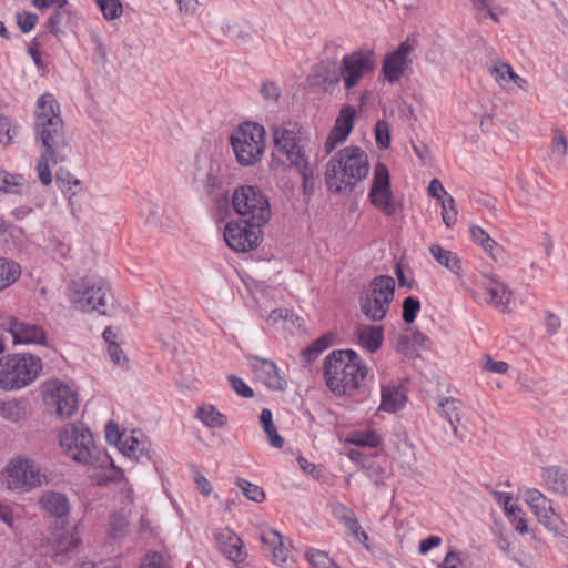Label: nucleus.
<instances>
[{"mask_svg": "<svg viewBox=\"0 0 568 568\" xmlns=\"http://www.w3.org/2000/svg\"><path fill=\"white\" fill-rule=\"evenodd\" d=\"M232 206L245 224L260 227L271 217V207L265 194L256 186L242 185L234 190Z\"/></svg>", "mask_w": 568, "mask_h": 568, "instance_id": "nucleus-7", "label": "nucleus"}, {"mask_svg": "<svg viewBox=\"0 0 568 568\" xmlns=\"http://www.w3.org/2000/svg\"><path fill=\"white\" fill-rule=\"evenodd\" d=\"M196 418L209 428H223L227 424V417L213 405L199 407Z\"/></svg>", "mask_w": 568, "mask_h": 568, "instance_id": "nucleus-31", "label": "nucleus"}, {"mask_svg": "<svg viewBox=\"0 0 568 568\" xmlns=\"http://www.w3.org/2000/svg\"><path fill=\"white\" fill-rule=\"evenodd\" d=\"M343 131H337L332 129L326 141H325V150L327 153H331L335 148L343 143L349 134H342Z\"/></svg>", "mask_w": 568, "mask_h": 568, "instance_id": "nucleus-63", "label": "nucleus"}, {"mask_svg": "<svg viewBox=\"0 0 568 568\" xmlns=\"http://www.w3.org/2000/svg\"><path fill=\"white\" fill-rule=\"evenodd\" d=\"M485 302L500 312H507L513 301V292L509 287L494 276H485L483 282Z\"/></svg>", "mask_w": 568, "mask_h": 568, "instance_id": "nucleus-21", "label": "nucleus"}, {"mask_svg": "<svg viewBox=\"0 0 568 568\" xmlns=\"http://www.w3.org/2000/svg\"><path fill=\"white\" fill-rule=\"evenodd\" d=\"M369 172L367 154L358 146H346L327 163L325 182L329 191L342 193L366 179Z\"/></svg>", "mask_w": 568, "mask_h": 568, "instance_id": "nucleus-4", "label": "nucleus"}, {"mask_svg": "<svg viewBox=\"0 0 568 568\" xmlns=\"http://www.w3.org/2000/svg\"><path fill=\"white\" fill-rule=\"evenodd\" d=\"M369 199L373 205L384 214L393 215L395 213L396 207L390 190L389 172L383 163L375 165Z\"/></svg>", "mask_w": 568, "mask_h": 568, "instance_id": "nucleus-16", "label": "nucleus"}, {"mask_svg": "<svg viewBox=\"0 0 568 568\" xmlns=\"http://www.w3.org/2000/svg\"><path fill=\"white\" fill-rule=\"evenodd\" d=\"M490 74L494 80L504 89L510 90V83H514L518 89L527 90L528 82L518 75L510 64L499 62L490 69Z\"/></svg>", "mask_w": 568, "mask_h": 568, "instance_id": "nucleus-28", "label": "nucleus"}, {"mask_svg": "<svg viewBox=\"0 0 568 568\" xmlns=\"http://www.w3.org/2000/svg\"><path fill=\"white\" fill-rule=\"evenodd\" d=\"M140 568H171L165 558L156 551L146 554L144 560L141 562Z\"/></svg>", "mask_w": 568, "mask_h": 568, "instance_id": "nucleus-56", "label": "nucleus"}, {"mask_svg": "<svg viewBox=\"0 0 568 568\" xmlns=\"http://www.w3.org/2000/svg\"><path fill=\"white\" fill-rule=\"evenodd\" d=\"M19 126L14 125L12 119L7 115H0V144L4 146L12 143L18 134Z\"/></svg>", "mask_w": 568, "mask_h": 568, "instance_id": "nucleus-43", "label": "nucleus"}, {"mask_svg": "<svg viewBox=\"0 0 568 568\" xmlns=\"http://www.w3.org/2000/svg\"><path fill=\"white\" fill-rule=\"evenodd\" d=\"M376 68V57L372 49L363 48L345 54L339 64V75L343 77V84L347 94L357 87L361 81L368 77Z\"/></svg>", "mask_w": 568, "mask_h": 568, "instance_id": "nucleus-11", "label": "nucleus"}, {"mask_svg": "<svg viewBox=\"0 0 568 568\" xmlns=\"http://www.w3.org/2000/svg\"><path fill=\"white\" fill-rule=\"evenodd\" d=\"M217 546L223 555L234 562L244 561L246 554L242 549L241 538L231 529L224 528L214 535Z\"/></svg>", "mask_w": 568, "mask_h": 568, "instance_id": "nucleus-24", "label": "nucleus"}, {"mask_svg": "<svg viewBox=\"0 0 568 568\" xmlns=\"http://www.w3.org/2000/svg\"><path fill=\"white\" fill-rule=\"evenodd\" d=\"M343 131H337L332 129L326 141H325V150L327 153H331L335 148L343 143L349 134H342Z\"/></svg>", "mask_w": 568, "mask_h": 568, "instance_id": "nucleus-62", "label": "nucleus"}, {"mask_svg": "<svg viewBox=\"0 0 568 568\" xmlns=\"http://www.w3.org/2000/svg\"><path fill=\"white\" fill-rule=\"evenodd\" d=\"M99 449L87 426L73 425V462L93 466L99 460Z\"/></svg>", "mask_w": 568, "mask_h": 568, "instance_id": "nucleus-18", "label": "nucleus"}, {"mask_svg": "<svg viewBox=\"0 0 568 568\" xmlns=\"http://www.w3.org/2000/svg\"><path fill=\"white\" fill-rule=\"evenodd\" d=\"M346 442L359 447H376L381 438L375 430H355L347 436Z\"/></svg>", "mask_w": 568, "mask_h": 568, "instance_id": "nucleus-37", "label": "nucleus"}, {"mask_svg": "<svg viewBox=\"0 0 568 568\" xmlns=\"http://www.w3.org/2000/svg\"><path fill=\"white\" fill-rule=\"evenodd\" d=\"M355 335L358 345L369 353L377 352L384 341V329L376 325H358Z\"/></svg>", "mask_w": 568, "mask_h": 568, "instance_id": "nucleus-27", "label": "nucleus"}, {"mask_svg": "<svg viewBox=\"0 0 568 568\" xmlns=\"http://www.w3.org/2000/svg\"><path fill=\"white\" fill-rule=\"evenodd\" d=\"M260 424L268 437V443L275 448L284 446V438L280 436L273 424V415L268 408H263L260 415Z\"/></svg>", "mask_w": 568, "mask_h": 568, "instance_id": "nucleus-34", "label": "nucleus"}, {"mask_svg": "<svg viewBox=\"0 0 568 568\" xmlns=\"http://www.w3.org/2000/svg\"><path fill=\"white\" fill-rule=\"evenodd\" d=\"M306 558L313 568H336L337 565L328 557L325 551L318 549H310Z\"/></svg>", "mask_w": 568, "mask_h": 568, "instance_id": "nucleus-45", "label": "nucleus"}, {"mask_svg": "<svg viewBox=\"0 0 568 568\" xmlns=\"http://www.w3.org/2000/svg\"><path fill=\"white\" fill-rule=\"evenodd\" d=\"M7 485L11 490L29 491L40 486L39 467L29 458H16L8 463L4 469Z\"/></svg>", "mask_w": 568, "mask_h": 568, "instance_id": "nucleus-12", "label": "nucleus"}, {"mask_svg": "<svg viewBox=\"0 0 568 568\" xmlns=\"http://www.w3.org/2000/svg\"><path fill=\"white\" fill-rule=\"evenodd\" d=\"M231 145L239 164L255 165L265 153V130L257 123H243L232 133Z\"/></svg>", "mask_w": 568, "mask_h": 568, "instance_id": "nucleus-6", "label": "nucleus"}, {"mask_svg": "<svg viewBox=\"0 0 568 568\" xmlns=\"http://www.w3.org/2000/svg\"><path fill=\"white\" fill-rule=\"evenodd\" d=\"M106 353L113 364L123 369L129 368V358L118 343H111L108 345Z\"/></svg>", "mask_w": 568, "mask_h": 568, "instance_id": "nucleus-51", "label": "nucleus"}, {"mask_svg": "<svg viewBox=\"0 0 568 568\" xmlns=\"http://www.w3.org/2000/svg\"><path fill=\"white\" fill-rule=\"evenodd\" d=\"M248 365L263 383L275 390H283L286 382L280 376L274 362L254 355L247 356Z\"/></svg>", "mask_w": 568, "mask_h": 568, "instance_id": "nucleus-22", "label": "nucleus"}, {"mask_svg": "<svg viewBox=\"0 0 568 568\" xmlns=\"http://www.w3.org/2000/svg\"><path fill=\"white\" fill-rule=\"evenodd\" d=\"M355 114L356 110L352 105L343 106L333 129L343 131L342 134H349L354 125Z\"/></svg>", "mask_w": 568, "mask_h": 568, "instance_id": "nucleus-39", "label": "nucleus"}, {"mask_svg": "<svg viewBox=\"0 0 568 568\" xmlns=\"http://www.w3.org/2000/svg\"><path fill=\"white\" fill-rule=\"evenodd\" d=\"M432 256L443 266L448 268L455 274L462 271V263L459 257L452 251L443 248L439 244H433L429 247Z\"/></svg>", "mask_w": 568, "mask_h": 568, "instance_id": "nucleus-32", "label": "nucleus"}, {"mask_svg": "<svg viewBox=\"0 0 568 568\" xmlns=\"http://www.w3.org/2000/svg\"><path fill=\"white\" fill-rule=\"evenodd\" d=\"M479 365L484 371L495 373V374H505L507 373L509 365L503 361H495L490 355L486 354L479 361Z\"/></svg>", "mask_w": 568, "mask_h": 568, "instance_id": "nucleus-50", "label": "nucleus"}, {"mask_svg": "<svg viewBox=\"0 0 568 568\" xmlns=\"http://www.w3.org/2000/svg\"><path fill=\"white\" fill-rule=\"evenodd\" d=\"M43 369L40 356L29 353H13L0 357V389L11 392L34 383Z\"/></svg>", "mask_w": 568, "mask_h": 568, "instance_id": "nucleus-5", "label": "nucleus"}, {"mask_svg": "<svg viewBox=\"0 0 568 568\" xmlns=\"http://www.w3.org/2000/svg\"><path fill=\"white\" fill-rule=\"evenodd\" d=\"M470 234L473 240L479 244L486 253H488L493 258H497L499 245L484 229L476 225L471 226Z\"/></svg>", "mask_w": 568, "mask_h": 568, "instance_id": "nucleus-35", "label": "nucleus"}, {"mask_svg": "<svg viewBox=\"0 0 568 568\" xmlns=\"http://www.w3.org/2000/svg\"><path fill=\"white\" fill-rule=\"evenodd\" d=\"M0 414L10 422H19L24 415V410L16 400L0 402Z\"/></svg>", "mask_w": 568, "mask_h": 568, "instance_id": "nucleus-47", "label": "nucleus"}, {"mask_svg": "<svg viewBox=\"0 0 568 568\" xmlns=\"http://www.w3.org/2000/svg\"><path fill=\"white\" fill-rule=\"evenodd\" d=\"M119 450L135 462L151 460L153 456L150 439L140 430H132L126 434Z\"/></svg>", "mask_w": 568, "mask_h": 568, "instance_id": "nucleus-20", "label": "nucleus"}, {"mask_svg": "<svg viewBox=\"0 0 568 568\" xmlns=\"http://www.w3.org/2000/svg\"><path fill=\"white\" fill-rule=\"evenodd\" d=\"M327 387L337 396H352L367 375V367L353 349L334 351L324 359Z\"/></svg>", "mask_w": 568, "mask_h": 568, "instance_id": "nucleus-2", "label": "nucleus"}, {"mask_svg": "<svg viewBox=\"0 0 568 568\" xmlns=\"http://www.w3.org/2000/svg\"><path fill=\"white\" fill-rule=\"evenodd\" d=\"M126 432H120L119 426L110 420L105 425V439L110 445L116 446L119 449L123 444Z\"/></svg>", "mask_w": 568, "mask_h": 568, "instance_id": "nucleus-49", "label": "nucleus"}, {"mask_svg": "<svg viewBox=\"0 0 568 568\" xmlns=\"http://www.w3.org/2000/svg\"><path fill=\"white\" fill-rule=\"evenodd\" d=\"M395 294V280L389 275H378L372 280L359 298L362 313L373 322L386 317Z\"/></svg>", "mask_w": 568, "mask_h": 568, "instance_id": "nucleus-8", "label": "nucleus"}, {"mask_svg": "<svg viewBox=\"0 0 568 568\" xmlns=\"http://www.w3.org/2000/svg\"><path fill=\"white\" fill-rule=\"evenodd\" d=\"M420 310V302L414 296H408L403 302V321L413 323Z\"/></svg>", "mask_w": 568, "mask_h": 568, "instance_id": "nucleus-52", "label": "nucleus"}, {"mask_svg": "<svg viewBox=\"0 0 568 568\" xmlns=\"http://www.w3.org/2000/svg\"><path fill=\"white\" fill-rule=\"evenodd\" d=\"M21 274L20 265L9 258L0 257V291L12 285Z\"/></svg>", "mask_w": 568, "mask_h": 568, "instance_id": "nucleus-33", "label": "nucleus"}, {"mask_svg": "<svg viewBox=\"0 0 568 568\" xmlns=\"http://www.w3.org/2000/svg\"><path fill=\"white\" fill-rule=\"evenodd\" d=\"M91 467L93 471L90 474V478L94 484L99 486L108 485L111 481H118L123 477L122 470L115 468L114 466L105 469L102 467H97L94 464Z\"/></svg>", "mask_w": 568, "mask_h": 568, "instance_id": "nucleus-36", "label": "nucleus"}, {"mask_svg": "<svg viewBox=\"0 0 568 568\" xmlns=\"http://www.w3.org/2000/svg\"><path fill=\"white\" fill-rule=\"evenodd\" d=\"M333 516L339 520L344 526L348 524L354 525L355 513L343 504H335L332 508Z\"/></svg>", "mask_w": 568, "mask_h": 568, "instance_id": "nucleus-55", "label": "nucleus"}, {"mask_svg": "<svg viewBox=\"0 0 568 568\" xmlns=\"http://www.w3.org/2000/svg\"><path fill=\"white\" fill-rule=\"evenodd\" d=\"M129 521L122 514H113L110 517L109 536L112 540H120L128 531Z\"/></svg>", "mask_w": 568, "mask_h": 568, "instance_id": "nucleus-40", "label": "nucleus"}, {"mask_svg": "<svg viewBox=\"0 0 568 568\" xmlns=\"http://www.w3.org/2000/svg\"><path fill=\"white\" fill-rule=\"evenodd\" d=\"M224 168L220 160L206 155L199 156L193 174V183L196 189L206 194H212L222 189L224 184Z\"/></svg>", "mask_w": 568, "mask_h": 568, "instance_id": "nucleus-13", "label": "nucleus"}, {"mask_svg": "<svg viewBox=\"0 0 568 568\" xmlns=\"http://www.w3.org/2000/svg\"><path fill=\"white\" fill-rule=\"evenodd\" d=\"M55 555H63L71 550V534L65 530L58 534L54 538Z\"/></svg>", "mask_w": 568, "mask_h": 568, "instance_id": "nucleus-59", "label": "nucleus"}, {"mask_svg": "<svg viewBox=\"0 0 568 568\" xmlns=\"http://www.w3.org/2000/svg\"><path fill=\"white\" fill-rule=\"evenodd\" d=\"M271 131L274 142L273 164L278 156H283L290 166L298 171L307 189V181L314 178V172L308 162V142L303 128L297 123L287 122L273 125Z\"/></svg>", "mask_w": 568, "mask_h": 568, "instance_id": "nucleus-3", "label": "nucleus"}, {"mask_svg": "<svg viewBox=\"0 0 568 568\" xmlns=\"http://www.w3.org/2000/svg\"><path fill=\"white\" fill-rule=\"evenodd\" d=\"M256 229L229 222L224 227L223 236L231 250L244 253L257 247L261 232Z\"/></svg>", "mask_w": 568, "mask_h": 568, "instance_id": "nucleus-17", "label": "nucleus"}, {"mask_svg": "<svg viewBox=\"0 0 568 568\" xmlns=\"http://www.w3.org/2000/svg\"><path fill=\"white\" fill-rule=\"evenodd\" d=\"M375 139H376V143L382 149H388V146L390 144V131H389V125L386 121L379 120L375 124Z\"/></svg>", "mask_w": 568, "mask_h": 568, "instance_id": "nucleus-53", "label": "nucleus"}, {"mask_svg": "<svg viewBox=\"0 0 568 568\" xmlns=\"http://www.w3.org/2000/svg\"><path fill=\"white\" fill-rule=\"evenodd\" d=\"M442 206V219L447 227H452L457 221V209L452 195L439 201Z\"/></svg>", "mask_w": 568, "mask_h": 568, "instance_id": "nucleus-48", "label": "nucleus"}, {"mask_svg": "<svg viewBox=\"0 0 568 568\" xmlns=\"http://www.w3.org/2000/svg\"><path fill=\"white\" fill-rule=\"evenodd\" d=\"M381 395V409L388 413L399 410L406 402L405 389L402 385H382Z\"/></svg>", "mask_w": 568, "mask_h": 568, "instance_id": "nucleus-29", "label": "nucleus"}, {"mask_svg": "<svg viewBox=\"0 0 568 568\" xmlns=\"http://www.w3.org/2000/svg\"><path fill=\"white\" fill-rule=\"evenodd\" d=\"M345 528L347 529L348 535H351L356 541L368 549V536L365 531L362 530L357 517L354 518V525L348 524L345 526Z\"/></svg>", "mask_w": 568, "mask_h": 568, "instance_id": "nucleus-61", "label": "nucleus"}, {"mask_svg": "<svg viewBox=\"0 0 568 568\" xmlns=\"http://www.w3.org/2000/svg\"><path fill=\"white\" fill-rule=\"evenodd\" d=\"M39 505L42 510L57 518L68 516L70 510L67 495L53 490L43 493L39 500Z\"/></svg>", "mask_w": 568, "mask_h": 568, "instance_id": "nucleus-26", "label": "nucleus"}, {"mask_svg": "<svg viewBox=\"0 0 568 568\" xmlns=\"http://www.w3.org/2000/svg\"><path fill=\"white\" fill-rule=\"evenodd\" d=\"M23 183L24 179L22 175L0 171V192L18 194Z\"/></svg>", "mask_w": 568, "mask_h": 568, "instance_id": "nucleus-38", "label": "nucleus"}, {"mask_svg": "<svg viewBox=\"0 0 568 568\" xmlns=\"http://www.w3.org/2000/svg\"><path fill=\"white\" fill-rule=\"evenodd\" d=\"M16 18L17 24L21 32L23 33L30 32L36 27L39 20L38 16L30 11L18 12Z\"/></svg>", "mask_w": 568, "mask_h": 568, "instance_id": "nucleus-54", "label": "nucleus"}, {"mask_svg": "<svg viewBox=\"0 0 568 568\" xmlns=\"http://www.w3.org/2000/svg\"><path fill=\"white\" fill-rule=\"evenodd\" d=\"M42 399L48 409L60 418L71 416V387L59 381L49 379L41 385Z\"/></svg>", "mask_w": 568, "mask_h": 568, "instance_id": "nucleus-14", "label": "nucleus"}, {"mask_svg": "<svg viewBox=\"0 0 568 568\" xmlns=\"http://www.w3.org/2000/svg\"><path fill=\"white\" fill-rule=\"evenodd\" d=\"M236 486L242 490L243 495L255 503H262L265 499L263 489L245 479H237Z\"/></svg>", "mask_w": 568, "mask_h": 568, "instance_id": "nucleus-46", "label": "nucleus"}, {"mask_svg": "<svg viewBox=\"0 0 568 568\" xmlns=\"http://www.w3.org/2000/svg\"><path fill=\"white\" fill-rule=\"evenodd\" d=\"M55 183L58 187L67 195L71 192V175L68 170L60 168L55 173Z\"/></svg>", "mask_w": 568, "mask_h": 568, "instance_id": "nucleus-64", "label": "nucleus"}, {"mask_svg": "<svg viewBox=\"0 0 568 568\" xmlns=\"http://www.w3.org/2000/svg\"><path fill=\"white\" fill-rule=\"evenodd\" d=\"M317 78L321 79V83L325 90L343 81V77L339 75V68L336 69L334 65H322Z\"/></svg>", "mask_w": 568, "mask_h": 568, "instance_id": "nucleus-41", "label": "nucleus"}, {"mask_svg": "<svg viewBox=\"0 0 568 568\" xmlns=\"http://www.w3.org/2000/svg\"><path fill=\"white\" fill-rule=\"evenodd\" d=\"M106 20H115L122 16L121 0H94Z\"/></svg>", "mask_w": 568, "mask_h": 568, "instance_id": "nucleus-42", "label": "nucleus"}, {"mask_svg": "<svg viewBox=\"0 0 568 568\" xmlns=\"http://www.w3.org/2000/svg\"><path fill=\"white\" fill-rule=\"evenodd\" d=\"M524 499L532 510L538 521L561 541L568 540V529L560 515L555 511L552 503L536 488H527Z\"/></svg>", "mask_w": 568, "mask_h": 568, "instance_id": "nucleus-10", "label": "nucleus"}, {"mask_svg": "<svg viewBox=\"0 0 568 568\" xmlns=\"http://www.w3.org/2000/svg\"><path fill=\"white\" fill-rule=\"evenodd\" d=\"M0 327L10 333L13 344L47 345V333L38 324L21 321L14 316L0 318Z\"/></svg>", "mask_w": 568, "mask_h": 568, "instance_id": "nucleus-15", "label": "nucleus"}, {"mask_svg": "<svg viewBox=\"0 0 568 568\" xmlns=\"http://www.w3.org/2000/svg\"><path fill=\"white\" fill-rule=\"evenodd\" d=\"M111 300L110 288L100 277L84 276L73 285V308L106 315Z\"/></svg>", "mask_w": 568, "mask_h": 568, "instance_id": "nucleus-9", "label": "nucleus"}, {"mask_svg": "<svg viewBox=\"0 0 568 568\" xmlns=\"http://www.w3.org/2000/svg\"><path fill=\"white\" fill-rule=\"evenodd\" d=\"M542 477L548 490L561 496L568 495L567 475L558 467H548L544 469Z\"/></svg>", "mask_w": 568, "mask_h": 568, "instance_id": "nucleus-30", "label": "nucleus"}, {"mask_svg": "<svg viewBox=\"0 0 568 568\" xmlns=\"http://www.w3.org/2000/svg\"><path fill=\"white\" fill-rule=\"evenodd\" d=\"M412 51L413 45L406 40L396 50L385 55L382 72L387 82L393 84L404 75L409 64L408 55Z\"/></svg>", "mask_w": 568, "mask_h": 568, "instance_id": "nucleus-19", "label": "nucleus"}, {"mask_svg": "<svg viewBox=\"0 0 568 568\" xmlns=\"http://www.w3.org/2000/svg\"><path fill=\"white\" fill-rule=\"evenodd\" d=\"M221 32L234 42H245L250 34L239 23L224 21L221 24Z\"/></svg>", "mask_w": 568, "mask_h": 568, "instance_id": "nucleus-44", "label": "nucleus"}, {"mask_svg": "<svg viewBox=\"0 0 568 568\" xmlns=\"http://www.w3.org/2000/svg\"><path fill=\"white\" fill-rule=\"evenodd\" d=\"M261 541L273 561L277 565L284 564L288 557V548L284 546L282 535L273 529H265L261 534Z\"/></svg>", "mask_w": 568, "mask_h": 568, "instance_id": "nucleus-25", "label": "nucleus"}, {"mask_svg": "<svg viewBox=\"0 0 568 568\" xmlns=\"http://www.w3.org/2000/svg\"><path fill=\"white\" fill-rule=\"evenodd\" d=\"M33 131L44 149L37 162L38 178L43 185H49L52 182L49 158L54 163L64 161L67 155L63 151L68 146L60 105L51 93L42 94L37 101Z\"/></svg>", "mask_w": 568, "mask_h": 568, "instance_id": "nucleus-1", "label": "nucleus"}, {"mask_svg": "<svg viewBox=\"0 0 568 568\" xmlns=\"http://www.w3.org/2000/svg\"><path fill=\"white\" fill-rule=\"evenodd\" d=\"M438 412L450 425L454 436L459 440H465L467 434L460 429L464 414L462 402L453 397H445L438 402Z\"/></svg>", "mask_w": 568, "mask_h": 568, "instance_id": "nucleus-23", "label": "nucleus"}, {"mask_svg": "<svg viewBox=\"0 0 568 568\" xmlns=\"http://www.w3.org/2000/svg\"><path fill=\"white\" fill-rule=\"evenodd\" d=\"M229 383H230V386L233 388V390L237 395L245 397V398L253 397L254 393H253L252 388L242 378H240L235 375H231V376H229Z\"/></svg>", "mask_w": 568, "mask_h": 568, "instance_id": "nucleus-58", "label": "nucleus"}, {"mask_svg": "<svg viewBox=\"0 0 568 568\" xmlns=\"http://www.w3.org/2000/svg\"><path fill=\"white\" fill-rule=\"evenodd\" d=\"M493 0H473V4L483 18H489L498 21L495 7L491 4Z\"/></svg>", "mask_w": 568, "mask_h": 568, "instance_id": "nucleus-57", "label": "nucleus"}, {"mask_svg": "<svg viewBox=\"0 0 568 568\" xmlns=\"http://www.w3.org/2000/svg\"><path fill=\"white\" fill-rule=\"evenodd\" d=\"M496 500L504 505V510L508 516L520 513V508L513 501V497L507 493H494Z\"/></svg>", "mask_w": 568, "mask_h": 568, "instance_id": "nucleus-60", "label": "nucleus"}]
</instances>
